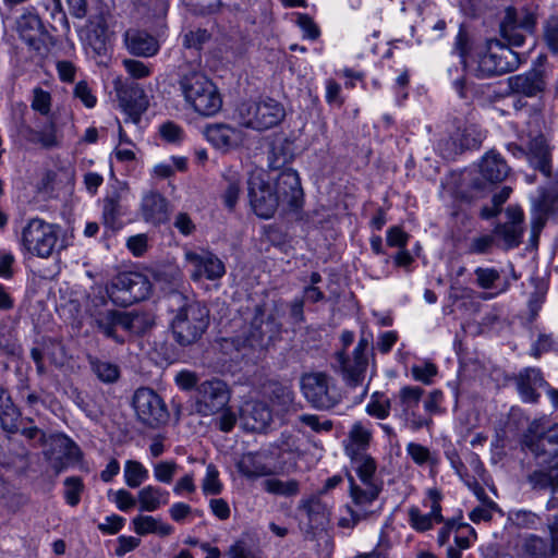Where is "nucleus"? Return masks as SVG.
I'll return each mask as SVG.
<instances>
[{
  "label": "nucleus",
  "mask_w": 558,
  "mask_h": 558,
  "mask_svg": "<svg viewBox=\"0 0 558 558\" xmlns=\"http://www.w3.org/2000/svg\"><path fill=\"white\" fill-rule=\"evenodd\" d=\"M124 483L130 488H137L149 477L146 466L136 460H126L123 468Z\"/></svg>",
  "instance_id": "nucleus-43"
},
{
  "label": "nucleus",
  "mask_w": 558,
  "mask_h": 558,
  "mask_svg": "<svg viewBox=\"0 0 558 558\" xmlns=\"http://www.w3.org/2000/svg\"><path fill=\"white\" fill-rule=\"evenodd\" d=\"M203 134L215 147L230 149L242 144L243 132L225 123H214L204 128Z\"/></svg>",
  "instance_id": "nucleus-25"
},
{
  "label": "nucleus",
  "mask_w": 558,
  "mask_h": 558,
  "mask_svg": "<svg viewBox=\"0 0 558 558\" xmlns=\"http://www.w3.org/2000/svg\"><path fill=\"white\" fill-rule=\"evenodd\" d=\"M247 184L250 204L254 213L264 219L272 217L281 204L272 184L259 174L252 175Z\"/></svg>",
  "instance_id": "nucleus-13"
},
{
  "label": "nucleus",
  "mask_w": 558,
  "mask_h": 558,
  "mask_svg": "<svg viewBox=\"0 0 558 558\" xmlns=\"http://www.w3.org/2000/svg\"><path fill=\"white\" fill-rule=\"evenodd\" d=\"M537 16L527 9L517 10L508 7L500 23V35L509 46L520 47L525 41V34H533Z\"/></svg>",
  "instance_id": "nucleus-11"
},
{
  "label": "nucleus",
  "mask_w": 558,
  "mask_h": 558,
  "mask_svg": "<svg viewBox=\"0 0 558 558\" xmlns=\"http://www.w3.org/2000/svg\"><path fill=\"white\" fill-rule=\"evenodd\" d=\"M121 216V206L118 198L108 197L104 201L102 218L104 223L111 229L120 227L119 217Z\"/></svg>",
  "instance_id": "nucleus-54"
},
{
  "label": "nucleus",
  "mask_w": 558,
  "mask_h": 558,
  "mask_svg": "<svg viewBox=\"0 0 558 558\" xmlns=\"http://www.w3.org/2000/svg\"><path fill=\"white\" fill-rule=\"evenodd\" d=\"M133 531L141 536L156 534L160 537L172 534L173 526L163 522L160 518L148 514H140L132 520Z\"/></svg>",
  "instance_id": "nucleus-36"
},
{
  "label": "nucleus",
  "mask_w": 558,
  "mask_h": 558,
  "mask_svg": "<svg viewBox=\"0 0 558 558\" xmlns=\"http://www.w3.org/2000/svg\"><path fill=\"white\" fill-rule=\"evenodd\" d=\"M422 396L423 389L417 386H404L396 396L397 415L412 430H418L429 423V420L416 413Z\"/></svg>",
  "instance_id": "nucleus-17"
},
{
  "label": "nucleus",
  "mask_w": 558,
  "mask_h": 558,
  "mask_svg": "<svg viewBox=\"0 0 558 558\" xmlns=\"http://www.w3.org/2000/svg\"><path fill=\"white\" fill-rule=\"evenodd\" d=\"M58 229L57 225L46 222L40 218H33L22 229L21 243L29 254L48 258L54 252L58 243Z\"/></svg>",
  "instance_id": "nucleus-7"
},
{
  "label": "nucleus",
  "mask_w": 558,
  "mask_h": 558,
  "mask_svg": "<svg viewBox=\"0 0 558 558\" xmlns=\"http://www.w3.org/2000/svg\"><path fill=\"white\" fill-rule=\"evenodd\" d=\"M547 469L534 471L529 476V483L534 489L549 490L555 494L558 490V460L547 459Z\"/></svg>",
  "instance_id": "nucleus-37"
},
{
  "label": "nucleus",
  "mask_w": 558,
  "mask_h": 558,
  "mask_svg": "<svg viewBox=\"0 0 558 558\" xmlns=\"http://www.w3.org/2000/svg\"><path fill=\"white\" fill-rule=\"evenodd\" d=\"M108 497L112 502L116 504L117 508L120 511H124V512L132 509L136 505V501H137V497L134 498L133 495L124 488H120L114 492L109 490Z\"/></svg>",
  "instance_id": "nucleus-56"
},
{
  "label": "nucleus",
  "mask_w": 558,
  "mask_h": 558,
  "mask_svg": "<svg viewBox=\"0 0 558 558\" xmlns=\"http://www.w3.org/2000/svg\"><path fill=\"white\" fill-rule=\"evenodd\" d=\"M520 63L519 53L494 38L488 39L483 50L478 52L477 65L474 71L478 78H486L512 72Z\"/></svg>",
  "instance_id": "nucleus-5"
},
{
  "label": "nucleus",
  "mask_w": 558,
  "mask_h": 558,
  "mask_svg": "<svg viewBox=\"0 0 558 558\" xmlns=\"http://www.w3.org/2000/svg\"><path fill=\"white\" fill-rule=\"evenodd\" d=\"M330 513L329 505L318 496L302 498L298 506L300 529L307 534L323 531L329 524Z\"/></svg>",
  "instance_id": "nucleus-14"
},
{
  "label": "nucleus",
  "mask_w": 558,
  "mask_h": 558,
  "mask_svg": "<svg viewBox=\"0 0 558 558\" xmlns=\"http://www.w3.org/2000/svg\"><path fill=\"white\" fill-rule=\"evenodd\" d=\"M27 140L46 149L58 147L60 145V136L53 121H49L48 124L39 130L28 129Z\"/></svg>",
  "instance_id": "nucleus-39"
},
{
  "label": "nucleus",
  "mask_w": 558,
  "mask_h": 558,
  "mask_svg": "<svg viewBox=\"0 0 558 558\" xmlns=\"http://www.w3.org/2000/svg\"><path fill=\"white\" fill-rule=\"evenodd\" d=\"M495 244V236L493 234H482L470 239L466 247V253L471 255H486L489 254Z\"/></svg>",
  "instance_id": "nucleus-53"
},
{
  "label": "nucleus",
  "mask_w": 558,
  "mask_h": 558,
  "mask_svg": "<svg viewBox=\"0 0 558 558\" xmlns=\"http://www.w3.org/2000/svg\"><path fill=\"white\" fill-rule=\"evenodd\" d=\"M485 138V132L475 123L463 122L457 126L452 135L454 144L458 142L454 153L464 149H477Z\"/></svg>",
  "instance_id": "nucleus-33"
},
{
  "label": "nucleus",
  "mask_w": 558,
  "mask_h": 558,
  "mask_svg": "<svg viewBox=\"0 0 558 558\" xmlns=\"http://www.w3.org/2000/svg\"><path fill=\"white\" fill-rule=\"evenodd\" d=\"M124 41L130 53L137 57L149 58L159 51L158 40L144 31H126L124 34Z\"/></svg>",
  "instance_id": "nucleus-30"
},
{
  "label": "nucleus",
  "mask_w": 558,
  "mask_h": 558,
  "mask_svg": "<svg viewBox=\"0 0 558 558\" xmlns=\"http://www.w3.org/2000/svg\"><path fill=\"white\" fill-rule=\"evenodd\" d=\"M412 376L415 380L423 384H430L433 377L437 374V368L432 363H424L422 365H414L411 368Z\"/></svg>",
  "instance_id": "nucleus-64"
},
{
  "label": "nucleus",
  "mask_w": 558,
  "mask_h": 558,
  "mask_svg": "<svg viewBox=\"0 0 558 558\" xmlns=\"http://www.w3.org/2000/svg\"><path fill=\"white\" fill-rule=\"evenodd\" d=\"M263 318L264 316H253L250 328L243 332V340H240V337L220 339L218 347L223 363L240 360L256 362L263 357L271 339L268 329L274 325L270 316L266 320Z\"/></svg>",
  "instance_id": "nucleus-2"
},
{
  "label": "nucleus",
  "mask_w": 558,
  "mask_h": 558,
  "mask_svg": "<svg viewBox=\"0 0 558 558\" xmlns=\"http://www.w3.org/2000/svg\"><path fill=\"white\" fill-rule=\"evenodd\" d=\"M97 323L105 336L111 337L117 341L124 340L123 335L119 331L141 335L154 324L151 316H100Z\"/></svg>",
  "instance_id": "nucleus-15"
},
{
  "label": "nucleus",
  "mask_w": 558,
  "mask_h": 558,
  "mask_svg": "<svg viewBox=\"0 0 558 558\" xmlns=\"http://www.w3.org/2000/svg\"><path fill=\"white\" fill-rule=\"evenodd\" d=\"M295 426L303 434L307 430L315 434H327L332 430L333 422L325 416L305 413L298 416Z\"/></svg>",
  "instance_id": "nucleus-40"
},
{
  "label": "nucleus",
  "mask_w": 558,
  "mask_h": 558,
  "mask_svg": "<svg viewBox=\"0 0 558 558\" xmlns=\"http://www.w3.org/2000/svg\"><path fill=\"white\" fill-rule=\"evenodd\" d=\"M241 416L245 426L253 432H264L272 421L269 407L258 400L246 401L241 407Z\"/></svg>",
  "instance_id": "nucleus-28"
},
{
  "label": "nucleus",
  "mask_w": 558,
  "mask_h": 558,
  "mask_svg": "<svg viewBox=\"0 0 558 558\" xmlns=\"http://www.w3.org/2000/svg\"><path fill=\"white\" fill-rule=\"evenodd\" d=\"M551 550L553 546L536 535H529L524 539L523 553L526 558H549Z\"/></svg>",
  "instance_id": "nucleus-48"
},
{
  "label": "nucleus",
  "mask_w": 558,
  "mask_h": 558,
  "mask_svg": "<svg viewBox=\"0 0 558 558\" xmlns=\"http://www.w3.org/2000/svg\"><path fill=\"white\" fill-rule=\"evenodd\" d=\"M408 514L410 525L417 532H425L442 522L435 513H423L417 507H411Z\"/></svg>",
  "instance_id": "nucleus-50"
},
{
  "label": "nucleus",
  "mask_w": 558,
  "mask_h": 558,
  "mask_svg": "<svg viewBox=\"0 0 558 558\" xmlns=\"http://www.w3.org/2000/svg\"><path fill=\"white\" fill-rule=\"evenodd\" d=\"M373 343V335L363 331L352 357L345 356L343 351L337 353V361L340 364V372L348 386L356 387L363 385L368 367V351Z\"/></svg>",
  "instance_id": "nucleus-9"
},
{
  "label": "nucleus",
  "mask_w": 558,
  "mask_h": 558,
  "mask_svg": "<svg viewBox=\"0 0 558 558\" xmlns=\"http://www.w3.org/2000/svg\"><path fill=\"white\" fill-rule=\"evenodd\" d=\"M208 316H174L170 324L173 339L180 345L194 343L208 326Z\"/></svg>",
  "instance_id": "nucleus-21"
},
{
  "label": "nucleus",
  "mask_w": 558,
  "mask_h": 558,
  "mask_svg": "<svg viewBox=\"0 0 558 558\" xmlns=\"http://www.w3.org/2000/svg\"><path fill=\"white\" fill-rule=\"evenodd\" d=\"M236 466L239 472L248 480L271 475L277 470L265 450L243 454Z\"/></svg>",
  "instance_id": "nucleus-24"
},
{
  "label": "nucleus",
  "mask_w": 558,
  "mask_h": 558,
  "mask_svg": "<svg viewBox=\"0 0 558 558\" xmlns=\"http://www.w3.org/2000/svg\"><path fill=\"white\" fill-rule=\"evenodd\" d=\"M65 492L64 497L66 502L74 507L80 502L81 493L83 490L82 481L78 477H68L64 481Z\"/></svg>",
  "instance_id": "nucleus-58"
},
{
  "label": "nucleus",
  "mask_w": 558,
  "mask_h": 558,
  "mask_svg": "<svg viewBox=\"0 0 558 558\" xmlns=\"http://www.w3.org/2000/svg\"><path fill=\"white\" fill-rule=\"evenodd\" d=\"M133 408L138 420L148 426H157L167 420L162 400L149 388H140L135 391Z\"/></svg>",
  "instance_id": "nucleus-16"
},
{
  "label": "nucleus",
  "mask_w": 558,
  "mask_h": 558,
  "mask_svg": "<svg viewBox=\"0 0 558 558\" xmlns=\"http://www.w3.org/2000/svg\"><path fill=\"white\" fill-rule=\"evenodd\" d=\"M16 28L21 38L29 48L40 54L48 52L51 36L36 13L26 12L22 14L16 22Z\"/></svg>",
  "instance_id": "nucleus-19"
},
{
  "label": "nucleus",
  "mask_w": 558,
  "mask_h": 558,
  "mask_svg": "<svg viewBox=\"0 0 558 558\" xmlns=\"http://www.w3.org/2000/svg\"><path fill=\"white\" fill-rule=\"evenodd\" d=\"M209 37L206 29L197 28L189 31L183 36V46L189 49L199 50L202 46L208 41Z\"/></svg>",
  "instance_id": "nucleus-59"
},
{
  "label": "nucleus",
  "mask_w": 558,
  "mask_h": 558,
  "mask_svg": "<svg viewBox=\"0 0 558 558\" xmlns=\"http://www.w3.org/2000/svg\"><path fill=\"white\" fill-rule=\"evenodd\" d=\"M223 489V484L219 478V471L214 464H208L206 473L202 480V490L204 495H219Z\"/></svg>",
  "instance_id": "nucleus-52"
},
{
  "label": "nucleus",
  "mask_w": 558,
  "mask_h": 558,
  "mask_svg": "<svg viewBox=\"0 0 558 558\" xmlns=\"http://www.w3.org/2000/svg\"><path fill=\"white\" fill-rule=\"evenodd\" d=\"M32 109L46 116L51 109V96L40 87L33 90Z\"/></svg>",
  "instance_id": "nucleus-57"
},
{
  "label": "nucleus",
  "mask_w": 558,
  "mask_h": 558,
  "mask_svg": "<svg viewBox=\"0 0 558 558\" xmlns=\"http://www.w3.org/2000/svg\"><path fill=\"white\" fill-rule=\"evenodd\" d=\"M508 86L514 94L535 97L546 87L545 72L542 68H533L523 74L510 76Z\"/></svg>",
  "instance_id": "nucleus-23"
},
{
  "label": "nucleus",
  "mask_w": 558,
  "mask_h": 558,
  "mask_svg": "<svg viewBox=\"0 0 558 558\" xmlns=\"http://www.w3.org/2000/svg\"><path fill=\"white\" fill-rule=\"evenodd\" d=\"M286 116L280 102L271 98L247 99L239 104L234 117L243 128L265 131L279 124Z\"/></svg>",
  "instance_id": "nucleus-4"
},
{
  "label": "nucleus",
  "mask_w": 558,
  "mask_h": 558,
  "mask_svg": "<svg viewBox=\"0 0 558 558\" xmlns=\"http://www.w3.org/2000/svg\"><path fill=\"white\" fill-rule=\"evenodd\" d=\"M353 475H349V496L351 502L339 519L342 527H353L361 520L376 511V504L384 487V481L377 473V463L369 454L349 458Z\"/></svg>",
  "instance_id": "nucleus-1"
},
{
  "label": "nucleus",
  "mask_w": 558,
  "mask_h": 558,
  "mask_svg": "<svg viewBox=\"0 0 558 558\" xmlns=\"http://www.w3.org/2000/svg\"><path fill=\"white\" fill-rule=\"evenodd\" d=\"M518 392L524 402H536L539 395L537 389L546 383L542 377L541 371L534 367L522 369L515 378Z\"/></svg>",
  "instance_id": "nucleus-31"
},
{
  "label": "nucleus",
  "mask_w": 558,
  "mask_h": 558,
  "mask_svg": "<svg viewBox=\"0 0 558 558\" xmlns=\"http://www.w3.org/2000/svg\"><path fill=\"white\" fill-rule=\"evenodd\" d=\"M442 499V495L437 488H429L426 492V496L423 500V506L429 508V513H435L440 520H444L441 514L440 501Z\"/></svg>",
  "instance_id": "nucleus-62"
},
{
  "label": "nucleus",
  "mask_w": 558,
  "mask_h": 558,
  "mask_svg": "<svg viewBox=\"0 0 558 558\" xmlns=\"http://www.w3.org/2000/svg\"><path fill=\"white\" fill-rule=\"evenodd\" d=\"M474 284L483 290L499 288L501 271L494 267H477L474 269Z\"/></svg>",
  "instance_id": "nucleus-45"
},
{
  "label": "nucleus",
  "mask_w": 558,
  "mask_h": 558,
  "mask_svg": "<svg viewBox=\"0 0 558 558\" xmlns=\"http://www.w3.org/2000/svg\"><path fill=\"white\" fill-rule=\"evenodd\" d=\"M494 234L504 240L506 248H512L521 243L523 228L515 223H499L495 227Z\"/></svg>",
  "instance_id": "nucleus-49"
},
{
  "label": "nucleus",
  "mask_w": 558,
  "mask_h": 558,
  "mask_svg": "<svg viewBox=\"0 0 558 558\" xmlns=\"http://www.w3.org/2000/svg\"><path fill=\"white\" fill-rule=\"evenodd\" d=\"M542 39L553 54H558V13L551 14L542 23Z\"/></svg>",
  "instance_id": "nucleus-47"
},
{
  "label": "nucleus",
  "mask_w": 558,
  "mask_h": 558,
  "mask_svg": "<svg viewBox=\"0 0 558 558\" xmlns=\"http://www.w3.org/2000/svg\"><path fill=\"white\" fill-rule=\"evenodd\" d=\"M47 460L56 471L63 470L70 463L80 460L81 450L76 444L63 434L49 438V449L45 451Z\"/></svg>",
  "instance_id": "nucleus-20"
},
{
  "label": "nucleus",
  "mask_w": 558,
  "mask_h": 558,
  "mask_svg": "<svg viewBox=\"0 0 558 558\" xmlns=\"http://www.w3.org/2000/svg\"><path fill=\"white\" fill-rule=\"evenodd\" d=\"M120 101L134 121H137L148 107L147 96L144 89L137 84L121 90Z\"/></svg>",
  "instance_id": "nucleus-34"
},
{
  "label": "nucleus",
  "mask_w": 558,
  "mask_h": 558,
  "mask_svg": "<svg viewBox=\"0 0 558 558\" xmlns=\"http://www.w3.org/2000/svg\"><path fill=\"white\" fill-rule=\"evenodd\" d=\"M293 158V144L287 138H276L270 145L268 165L271 169L283 168Z\"/></svg>",
  "instance_id": "nucleus-38"
},
{
  "label": "nucleus",
  "mask_w": 558,
  "mask_h": 558,
  "mask_svg": "<svg viewBox=\"0 0 558 558\" xmlns=\"http://www.w3.org/2000/svg\"><path fill=\"white\" fill-rule=\"evenodd\" d=\"M184 257L193 267L191 279L194 281H199L202 278L215 281L221 279L226 275L225 263L210 251H186L184 253Z\"/></svg>",
  "instance_id": "nucleus-18"
},
{
  "label": "nucleus",
  "mask_w": 558,
  "mask_h": 558,
  "mask_svg": "<svg viewBox=\"0 0 558 558\" xmlns=\"http://www.w3.org/2000/svg\"><path fill=\"white\" fill-rule=\"evenodd\" d=\"M231 398V390L227 383L219 378H210L202 381L195 391L196 411L209 416L225 409Z\"/></svg>",
  "instance_id": "nucleus-12"
},
{
  "label": "nucleus",
  "mask_w": 558,
  "mask_h": 558,
  "mask_svg": "<svg viewBox=\"0 0 558 558\" xmlns=\"http://www.w3.org/2000/svg\"><path fill=\"white\" fill-rule=\"evenodd\" d=\"M373 438L372 428L365 423L357 421L353 423L343 440L344 453L348 458L367 454L366 450Z\"/></svg>",
  "instance_id": "nucleus-27"
},
{
  "label": "nucleus",
  "mask_w": 558,
  "mask_h": 558,
  "mask_svg": "<svg viewBox=\"0 0 558 558\" xmlns=\"http://www.w3.org/2000/svg\"><path fill=\"white\" fill-rule=\"evenodd\" d=\"M296 24L300 26V28L303 32V36L305 38L315 40L319 37V28L313 21V19L304 13H298L296 14Z\"/></svg>",
  "instance_id": "nucleus-61"
},
{
  "label": "nucleus",
  "mask_w": 558,
  "mask_h": 558,
  "mask_svg": "<svg viewBox=\"0 0 558 558\" xmlns=\"http://www.w3.org/2000/svg\"><path fill=\"white\" fill-rule=\"evenodd\" d=\"M526 157L535 169L547 178L551 177V148L544 135L530 140Z\"/></svg>",
  "instance_id": "nucleus-29"
},
{
  "label": "nucleus",
  "mask_w": 558,
  "mask_h": 558,
  "mask_svg": "<svg viewBox=\"0 0 558 558\" xmlns=\"http://www.w3.org/2000/svg\"><path fill=\"white\" fill-rule=\"evenodd\" d=\"M173 227L184 236L192 235L196 230V225L187 213H178L173 218Z\"/></svg>",
  "instance_id": "nucleus-63"
},
{
  "label": "nucleus",
  "mask_w": 558,
  "mask_h": 558,
  "mask_svg": "<svg viewBox=\"0 0 558 558\" xmlns=\"http://www.w3.org/2000/svg\"><path fill=\"white\" fill-rule=\"evenodd\" d=\"M263 487L269 494L283 497H292L300 492L299 482L295 480L267 478L263 482Z\"/></svg>",
  "instance_id": "nucleus-46"
},
{
  "label": "nucleus",
  "mask_w": 558,
  "mask_h": 558,
  "mask_svg": "<svg viewBox=\"0 0 558 558\" xmlns=\"http://www.w3.org/2000/svg\"><path fill=\"white\" fill-rule=\"evenodd\" d=\"M90 366L94 374L99 380L106 384H111L120 377V369L118 365L100 360H90Z\"/></svg>",
  "instance_id": "nucleus-51"
},
{
  "label": "nucleus",
  "mask_w": 558,
  "mask_h": 558,
  "mask_svg": "<svg viewBox=\"0 0 558 558\" xmlns=\"http://www.w3.org/2000/svg\"><path fill=\"white\" fill-rule=\"evenodd\" d=\"M140 214L147 223L161 225L169 218L168 201L160 193L149 191L142 197Z\"/></svg>",
  "instance_id": "nucleus-26"
},
{
  "label": "nucleus",
  "mask_w": 558,
  "mask_h": 558,
  "mask_svg": "<svg viewBox=\"0 0 558 558\" xmlns=\"http://www.w3.org/2000/svg\"><path fill=\"white\" fill-rule=\"evenodd\" d=\"M407 456L421 468H429L434 470L439 462V459L435 452L426 446L418 442L410 441L405 446Z\"/></svg>",
  "instance_id": "nucleus-41"
},
{
  "label": "nucleus",
  "mask_w": 558,
  "mask_h": 558,
  "mask_svg": "<svg viewBox=\"0 0 558 558\" xmlns=\"http://www.w3.org/2000/svg\"><path fill=\"white\" fill-rule=\"evenodd\" d=\"M151 284L148 278L135 271L119 274L107 289L110 301L122 307H128L145 300L150 293Z\"/></svg>",
  "instance_id": "nucleus-6"
},
{
  "label": "nucleus",
  "mask_w": 558,
  "mask_h": 558,
  "mask_svg": "<svg viewBox=\"0 0 558 558\" xmlns=\"http://www.w3.org/2000/svg\"><path fill=\"white\" fill-rule=\"evenodd\" d=\"M523 445L536 458H544L543 461L558 460V423L545 428L544 418L534 420L529 426V434L524 436Z\"/></svg>",
  "instance_id": "nucleus-10"
},
{
  "label": "nucleus",
  "mask_w": 558,
  "mask_h": 558,
  "mask_svg": "<svg viewBox=\"0 0 558 558\" xmlns=\"http://www.w3.org/2000/svg\"><path fill=\"white\" fill-rule=\"evenodd\" d=\"M558 341L553 337V335L541 333L532 345L531 355L537 359L543 353L556 349Z\"/></svg>",
  "instance_id": "nucleus-60"
},
{
  "label": "nucleus",
  "mask_w": 558,
  "mask_h": 558,
  "mask_svg": "<svg viewBox=\"0 0 558 558\" xmlns=\"http://www.w3.org/2000/svg\"><path fill=\"white\" fill-rule=\"evenodd\" d=\"M169 499V493L155 485H146L137 492L138 507L143 512L157 511L162 506H166Z\"/></svg>",
  "instance_id": "nucleus-35"
},
{
  "label": "nucleus",
  "mask_w": 558,
  "mask_h": 558,
  "mask_svg": "<svg viewBox=\"0 0 558 558\" xmlns=\"http://www.w3.org/2000/svg\"><path fill=\"white\" fill-rule=\"evenodd\" d=\"M558 197L547 191H542L538 199L534 203V215L539 227L545 225L546 219L557 213Z\"/></svg>",
  "instance_id": "nucleus-42"
},
{
  "label": "nucleus",
  "mask_w": 558,
  "mask_h": 558,
  "mask_svg": "<svg viewBox=\"0 0 558 558\" xmlns=\"http://www.w3.org/2000/svg\"><path fill=\"white\" fill-rule=\"evenodd\" d=\"M178 85L185 102L195 112L211 117L220 111L222 99L216 85L197 68H181Z\"/></svg>",
  "instance_id": "nucleus-3"
},
{
  "label": "nucleus",
  "mask_w": 558,
  "mask_h": 558,
  "mask_svg": "<svg viewBox=\"0 0 558 558\" xmlns=\"http://www.w3.org/2000/svg\"><path fill=\"white\" fill-rule=\"evenodd\" d=\"M301 391L317 410H329L340 402L341 396L333 379L325 373H310L301 378Z\"/></svg>",
  "instance_id": "nucleus-8"
},
{
  "label": "nucleus",
  "mask_w": 558,
  "mask_h": 558,
  "mask_svg": "<svg viewBox=\"0 0 558 558\" xmlns=\"http://www.w3.org/2000/svg\"><path fill=\"white\" fill-rule=\"evenodd\" d=\"M480 171L486 181L498 183L507 179L510 167L499 153L489 150L481 160Z\"/></svg>",
  "instance_id": "nucleus-32"
},
{
  "label": "nucleus",
  "mask_w": 558,
  "mask_h": 558,
  "mask_svg": "<svg viewBox=\"0 0 558 558\" xmlns=\"http://www.w3.org/2000/svg\"><path fill=\"white\" fill-rule=\"evenodd\" d=\"M177 471L178 464L174 461H160L153 465L155 480L163 484L171 483Z\"/></svg>",
  "instance_id": "nucleus-55"
},
{
  "label": "nucleus",
  "mask_w": 558,
  "mask_h": 558,
  "mask_svg": "<svg viewBox=\"0 0 558 558\" xmlns=\"http://www.w3.org/2000/svg\"><path fill=\"white\" fill-rule=\"evenodd\" d=\"M391 411V401L390 399L383 392H374L368 402L365 405V412L376 418V420H386L390 415Z\"/></svg>",
  "instance_id": "nucleus-44"
},
{
  "label": "nucleus",
  "mask_w": 558,
  "mask_h": 558,
  "mask_svg": "<svg viewBox=\"0 0 558 558\" xmlns=\"http://www.w3.org/2000/svg\"><path fill=\"white\" fill-rule=\"evenodd\" d=\"M276 193L280 196L282 205L290 208H299L302 204L303 190L298 172L293 169L281 171L272 184Z\"/></svg>",
  "instance_id": "nucleus-22"
}]
</instances>
